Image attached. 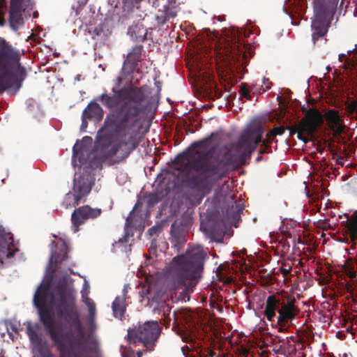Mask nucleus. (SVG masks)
I'll list each match as a JSON object with an SVG mask.
<instances>
[{"label": "nucleus", "mask_w": 357, "mask_h": 357, "mask_svg": "<svg viewBox=\"0 0 357 357\" xmlns=\"http://www.w3.org/2000/svg\"><path fill=\"white\" fill-rule=\"evenodd\" d=\"M344 225L345 233L349 235L352 241L357 240V211L347 218Z\"/></svg>", "instance_id": "412c9836"}, {"label": "nucleus", "mask_w": 357, "mask_h": 357, "mask_svg": "<svg viewBox=\"0 0 357 357\" xmlns=\"http://www.w3.org/2000/svg\"><path fill=\"white\" fill-rule=\"evenodd\" d=\"M170 234V241L174 246H180L184 242L183 233L180 231L179 227H176L174 223L171 226Z\"/></svg>", "instance_id": "5701e85b"}, {"label": "nucleus", "mask_w": 357, "mask_h": 357, "mask_svg": "<svg viewBox=\"0 0 357 357\" xmlns=\"http://www.w3.org/2000/svg\"><path fill=\"white\" fill-rule=\"evenodd\" d=\"M96 307H93L92 309L91 308H89L88 309V311H89V319H93L94 317H95V315H96Z\"/></svg>", "instance_id": "37998d69"}, {"label": "nucleus", "mask_w": 357, "mask_h": 357, "mask_svg": "<svg viewBox=\"0 0 357 357\" xmlns=\"http://www.w3.org/2000/svg\"><path fill=\"white\" fill-rule=\"evenodd\" d=\"M81 294H82V298L83 299V295H84V296H88L89 291H88L87 290H84V289H83V290L81 291Z\"/></svg>", "instance_id": "5fc2aeb1"}, {"label": "nucleus", "mask_w": 357, "mask_h": 357, "mask_svg": "<svg viewBox=\"0 0 357 357\" xmlns=\"http://www.w3.org/2000/svg\"><path fill=\"white\" fill-rule=\"evenodd\" d=\"M5 24V19L0 15V26H2Z\"/></svg>", "instance_id": "864d4df0"}, {"label": "nucleus", "mask_w": 357, "mask_h": 357, "mask_svg": "<svg viewBox=\"0 0 357 357\" xmlns=\"http://www.w3.org/2000/svg\"><path fill=\"white\" fill-rule=\"evenodd\" d=\"M126 1L132 4H137V3H139L140 2H142L143 0H126Z\"/></svg>", "instance_id": "09e8293b"}, {"label": "nucleus", "mask_w": 357, "mask_h": 357, "mask_svg": "<svg viewBox=\"0 0 357 357\" xmlns=\"http://www.w3.org/2000/svg\"><path fill=\"white\" fill-rule=\"evenodd\" d=\"M178 0H167V3L164 5L165 7H168V8H174V10L178 13L179 10V3L177 2Z\"/></svg>", "instance_id": "72a5a7b5"}, {"label": "nucleus", "mask_w": 357, "mask_h": 357, "mask_svg": "<svg viewBox=\"0 0 357 357\" xmlns=\"http://www.w3.org/2000/svg\"><path fill=\"white\" fill-rule=\"evenodd\" d=\"M162 230V228L160 226H153L149 229L148 233L149 235L153 236L155 234H157L158 233L160 232Z\"/></svg>", "instance_id": "58836bf2"}, {"label": "nucleus", "mask_w": 357, "mask_h": 357, "mask_svg": "<svg viewBox=\"0 0 357 357\" xmlns=\"http://www.w3.org/2000/svg\"><path fill=\"white\" fill-rule=\"evenodd\" d=\"M112 311L114 317L122 319L126 311V294L117 296L112 303Z\"/></svg>", "instance_id": "6ab92c4d"}, {"label": "nucleus", "mask_w": 357, "mask_h": 357, "mask_svg": "<svg viewBox=\"0 0 357 357\" xmlns=\"http://www.w3.org/2000/svg\"><path fill=\"white\" fill-rule=\"evenodd\" d=\"M356 287L357 282L356 280H353L351 282L346 284V290L350 294L351 296H354L355 294H357Z\"/></svg>", "instance_id": "c756f323"}, {"label": "nucleus", "mask_w": 357, "mask_h": 357, "mask_svg": "<svg viewBox=\"0 0 357 357\" xmlns=\"http://www.w3.org/2000/svg\"><path fill=\"white\" fill-rule=\"evenodd\" d=\"M172 307L169 304L165 303H162L159 304L158 311L159 314H162L164 317V319L166 324H169L170 321L174 319V321L176 319V312H174L172 314L171 312Z\"/></svg>", "instance_id": "393cba45"}, {"label": "nucleus", "mask_w": 357, "mask_h": 357, "mask_svg": "<svg viewBox=\"0 0 357 357\" xmlns=\"http://www.w3.org/2000/svg\"><path fill=\"white\" fill-rule=\"evenodd\" d=\"M24 0H10V10H24L23 3Z\"/></svg>", "instance_id": "7c9ffc66"}, {"label": "nucleus", "mask_w": 357, "mask_h": 357, "mask_svg": "<svg viewBox=\"0 0 357 357\" xmlns=\"http://www.w3.org/2000/svg\"><path fill=\"white\" fill-rule=\"evenodd\" d=\"M133 213V211H132L130 213V215H128V217L126 218V225H129V224H131L132 223V214Z\"/></svg>", "instance_id": "de8ad7c7"}, {"label": "nucleus", "mask_w": 357, "mask_h": 357, "mask_svg": "<svg viewBox=\"0 0 357 357\" xmlns=\"http://www.w3.org/2000/svg\"><path fill=\"white\" fill-rule=\"evenodd\" d=\"M89 119L87 117H84V116L82 115V124H81V127H80V129L82 131H85L86 128H87L88 126V120Z\"/></svg>", "instance_id": "a19ab883"}, {"label": "nucleus", "mask_w": 357, "mask_h": 357, "mask_svg": "<svg viewBox=\"0 0 357 357\" xmlns=\"http://www.w3.org/2000/svg\"><path fill=\"white\" fill-rule=\"evenodd\" d=\"M146 33H145L144 36V40L146 38Z\"/></svg>", "instance_id": "680f3d73"}, {"label": "nucleus", "mask_w": 357, "mask_h": 357, "mask_svg": "<svg viewBox=\"0 0 357 357\" xmlns=\"http://www.w3.org/2000/svg\"><path fill=\"white\" fill-rule=\"evenodd\" d=\"M123 357H135V354L132 351L130 352H124L122 354Z\"/></svg>", "instance_id": "49530a36"}, {"label": "nucleus", "mask_w": 357, "mask_h": 357, "mask_svg": "<svg viewBox=\"0 0 357 357\" xmlns=\"http://www.w3.org/2000/svg\"><path fill=\"white\" fill-rule=\"evenodd\" d=\"M20 61V51L0 38V94L4 91L15 94L22 88L27 72Z\"/></svg>", "instance_id": "20e7f679"}, {"label": "nucleus", "mask_w": 357, "mask_h": 357, "mask_svg": "<svg viewBox=\"0 0 357 357\" xmlns=\"http://www.w3.org/2000/svg\"><path fill=\"white\" fill-rule=\"evenodd\" d=\"M355 264L357 265V258H355L354 259L350 258L347 259L343 265V270L344 273L351 279H354L356 276Z\"/></svg>", "instance_id": "a878e982"}, {"label": "nucleus", "mask_w": 357, "mask_h": 357, "mask_svg": "<svg viewBox=\"0 0 357 357\" xmlns=\"http://www.w3.org/2000/svg\"><path fill=\"white\" fill-rule=\"evenodd\" d=\"M161 332L158 321H147L138 327L128 331L130 344H142L148 349H152Z\"/></svg>", "instance_id": "6e6552de"}, {"label": "nucleus", "mask_w": 357, "mask_h": 357, "mask_svg": "<svg viewBox=\"0 0 357 357\" xmlns=\"http://www.w3.org/2000/svg\"><path fill=\"white\" fill-rule=\"evenodd\" d=\"M176 16L177 12H176L174 8H168V7L163 6L162 9L158 10L155 19L158 26H162L169 22L171 19H174Z\"/></svg>", "instance_id": "f3484780"}, {"label": "nucleus", "mask_w": 357, "mask_h": 357, "mask_svg": "<svg viewBox=\"0 0 357 357\" xmlns=\"http://www.w3.org/2000/svg\"><path fill=\"white\" fill-rule=\"evenodd\" d=\"M216 136V134L215 132H212L209 136L194 142L191 144V147L193 149L196 148H204L207 149L211 142V139L213 137Z\"/></svg>", "instance_id": "bb28decb"}, {"label": "nucleus", "mask_w": 357, "mask_h": 357, "mask_svg": "<svg viewBox=\"0 0 357 357\" xmlns=\"http://www.w3.org/2000/svg\"><path fill=\"white\" fill-rule=\"evenodd\" d=\"M92 177L87 174H82L73 181V192H69L63 197L61 205L65 208L75 207L86 200V197L91 192L93 185Z\"/></svg>", "instance_id": "1a4fd4ad"}, {"label": "nucleus", "mask_w": 357, "mask_h": 357, "mask_svg": "<svg viewBox=\"0 0 357 357\" xmlns=\"http://www.w3.org/2000/svg\"><path fill=\"white\" fill-rule=\"evenodd\" d=\"M24 10H9V24L13 31H17L24 24L22 12Z\"/></svg>", "instance_id": "aec40b11"}, {"label": "nucleus", "mask_w": 357, "mask_h": 357, "mask_svg": "<svg viewBox=\"0 0 357 357\" xmlns=\"http://www.w3.org/2000/svg\"><path fill=\"white\" fill-rule=\"evenodd\" d=\"M260 84H263V87H261L262 91H266L271 88L272 83L270 82L269 79L263 77L261 80H260Z\"/></svg>", "instance_id": "c9c22d12"}, {"label": "nucleus", "mask_w": 357, "mask_h": 357, "mask_svg": "<svg viewBox=\"0 0 357 357\" xmlns=\"http://www.w3.org/2000/svg\"><path fill=\"white\" fill-rule=\"evenodd\" d=\"M53 307L56 316L63 321L65 326H70L77 337L82 339L85 333L77 305L76 291L68 284L66 277L60 280L55 287Z\"/></svg>", "instance_id": "39448f33"}, {"label": "nucleus", "mask_w": 357, "mask_h": 357, "mask_svg": "<svg viewBox=\"0 0 357 357\" xmlns=\"http://www.w3.org/2000/svg\"><path fill=\"white\" fill-rule=\"evenodd\" d=\"M231 281H232V278H227V279L225 280V282H227V283H230V282H231Z\"/></svg>", "instance_id": "13d9d810"}, {"label": "nucleus", "mask_w": 357, "mask_h": 357, "mask_svg": "<svg viewBox=\"0 0 357 357\" xmlns=\"http://www.w3.org/2000/svg\"><path fill=\"white\" fill-rule=\"evenodd\" d=\"M342 161H343V158L342 157H340L339 158L337 159V162L338 164H341L342 165Z\"/></svg>", "instance_id": "6e6d98bb"}, {"label": "nucleus", "mask_w": 357, "mask_h": 357, "mask_svg": "<svg viewBox=\"0 0 357 357\" xmlns=\"http://www.w3.org/2000/svg\"><path fill=\"white\" fill-rule=\"evenodd\" d=\"M153 242H152V244H151V245L150 249H152V248H153Z\"/></svg>", "instance_id": "052dcab7"}, {"label": "nucleus", "mask_w": 357, "mask_h": 357, "mask_svg": "<svg viewBox=\"0 0 357 357\" xmlns=\"http://www.w3.org/2000/svg\"><path fill=\"white\" fill-rule=\"evenodd\" d=\"M156 2H158V0H155V1H153V6H155V5Z\"/></svg>", "instance_id": "bf43d9fd"}, {"label": "nucleus", "mask_w": 357, "mask_h": 357, "mask_svg": "<svg viewBox=\"0 0 357 357\" xmlns=\"http://www.w3.org/2000/svg\"><path fill=\"white\" fill-rule=\"evenodd\" d=\"M264 133L261 123H255L241 134L236 142L225 146L215 155H212L214 149L179 153L172 161L174 170L178 172V180L195 192L196 204H199L214 185L227 176L231 167L242 165L250 158L260 143L269 149L273 141L278 142L271 131L263 139Z\"/></svg>", "instance_id": "f257e3e1"}, {"label": "nucleus", "mask_w": 357, "mask_h": 357, "mask_svg": "<svg viewBox=\"0 0 357 357\" xmlns=\"http://www.w3.org/2000/svg\"><path fill=\"white\" fill-rule=\"evenodd\" d=\"M207 355L209 357H215V353L213 351H212V350H208Z\"/></svg>", "instance_id": "8fccbe9b"}, {"label": "nucleus", "mask_w": 357, "mask_h": 357, "mask_svg": "<svg viewBox=\"0 0 357 357\" xmlns=\"http://www.w3.org/2000/svg\"><path fill=\"white\" fill-rule=\"evenodd\" d=\"M299 310L295 305V301L289 297L271 295L265 303L264 316L272 321L278 313L277 323L280 326L279 331L283 332L289 322L295 319Z\"/></svg>", "instance_id": "423d86ee"}, {"label": "nucleus", "mask_w": 357, "mask_h": 357, "mask_svg": "<svg viewBox=\"0 0 357 357\" xmlns=\"http://www.w3.org/2000/svg\"><path fill=\"white\" fill-rule=\"evenodd\" d=\"M357 108V102H352L349 106H348V111L350 113H353L355 112V110Z\"/></svg>", "instance_id": "79ce46f5"}, {"label": "nucleus", "mask_w": 357, "mask_h": 357, "mask_svg": "<svg viewBox=\"0 0 357 357\" xmlns=\"http://www.w3.org/2000/svg\"><path fill=\"white\" fill-rule=\"evenodd\" d=\"M142 50L143 46L137 45L127 54L126 59L123 62V69L126 70L128 73H133L137 68Z\"/></svg>", "instance_id": "4468645a"}, {"label": "nucleus", "mask_w": 357, "mask_h": 357, "mask_svg": "<svg viewBox=\"0 0 357 357\" xmlns=\"http://www.w3.org/2000/svg\"><path fill=\"white\" fill-rule=\"evenodd\" d=\"M85 138L91 139V137H86Z\"/></svg>", "instance_id": "e2e57ef3"}, {"label": "nucleus", "mask_w": 357, "mask_h": 357, "mask_svg": "<svg viewBox=\"0 0 357 357\" xmlns=\"http://www.w3.org/2000/svg\"><path fill=\"white\" fill-rule=\"evenodd\" d=\"M197 347H190V345H186V346H184L182 347V351L185 354V351H192L194 349H196Z\"/></svg>", "instance_id": "a18cd8bd"}, {"label": "nucleus", "mask_w": 357, "mask_h": 357, "mask_svg": "<svg viewBox=\"0 0 357 357\" xmlns=\"http://www.w3.org/2000/svg\"><path fill=\"white\" fill-rule=\"evenodd\" d=\"M26 334L30 342L33 344V349L39 354L40 357H54L50 349L44 347L41 337L29 321L26 325Z\"/></svg>", "instance_id": "f8f14e48"}, {"label": "nucleus", "mask_w": 357, "mask_h": 357, "mask_svg": "<svg viewBox=\"0 0 357 357\" xmlns=\"http://www.w3.org/2000/svg\"><path fill=\"white\" fill-rule=\"evenodd\" d=\"M210 237L212 240L213 241H219V240L215 237V234H213V231H211L210 233Z\"/></svg>", "instance_id": "3c124183"}, {"label": "nucleus", "mask_w": 357, "mask_h": 357, "mask_svg": "<svg viewBox=\"0 0 357 357\" xmlns=\"http://www.w3.org/2000/svg\"><path fill=\"white\" fill-rule=\"evenodd\" d=\"M102 213V210L98 208H91L85 205L75 208L71 215L72 229L74 233L79 230V227L88 220L95 219Z\"/></svg>", "instance_id": "9b49d317"}, {"label": "nucleus", "mask_w": 357, "mask_h": 357, "mask_svg": "<svg viewBox=\"0 0 357 357\" xmlns=\"http://www.w3.org/2000/svg\"><path fill=\"white\" fill-rule=\"evenodd\" d=\"M250 87L253 93H262L264 92L261 90V87H263V84H260V81L256 82L254 84H252V86Z\"/></svg>", "instance_id": "f704fd0d"}, {"label": "nucleus", "mask_w": 357, "mask_h": 357, "mask_svg": "<svg viewBox=\"0 0 357 357\" xmlns=\"http://www.w3.org/2000/svg\"><path fill=\"white\" fill-rule=\"evenodd\" d=\"M275 348L278 349L280 344H284L285 342H289V337H282L281 336L275 335L273 339Z\"/></svg>", "instance_id": "473e14b6"}, {"label": "nucleus", "mask_w": 357, "mask_h": 357, "mask_svg": "<svg viewBox=\"0 0 357 357\" xmlns=\"http://www.w3.org/2000/svg\"><path fill=\"white\" fill-rule=\"evenodd\" d=\"M206 252L200 246L188 249L185 255L174 257L168 268L169 288L192 291L202 278Z\"/></svg>", "instance_id": "7ed1b4c3"}, {"label": "nucleus", "mask_w": 357, "mask_h": 357, "mask_svg": "<svg viewBox=\"0 0 357 357\" xmlns=\"http://www.w3.org/2000/svg\"><path fill=\"white\" fill-rule=\"evenodd\" d=\"M285 130H286L285 127L280 126L273 127L270 131H271V134L272 135L275 136V137L277 135H283L285 132Z\"/></svg>", "instance_id": "2f4dec72"}, {"label": "nucleus", "mask_w": 357, "mask_h": 357, "mask_svg": "<svg viewBox=\"0 0 357 357\" xmlns=\"http://www.w3.org/2000/svg\"><path fill=\"white\" fill-rule=\"evenodd\" d=\"M61 252L62 254H56V252H52L51 255L50 260H54L55 262H59L65 260L67 258V245L65 242H63L61 245Z\"/></svg>", "instance_id": "cd10ccee"}, {"label": "nucleus", "mask_w": 357, "mask_h": 357, "mask_svg": "<svg viewBox=\"0 0 357 357\" xmlns=\"http://www.w3.org/2000/svg\"><path fill=\"white\" fill-rule=\"evenodd\" d=\"M250 87L247 83H242L240 86L239 93L241 97L246 98L247 99H250Z\"/></svg>", "instance_id": "c85d7f7f"}, {"label": "nucleus", "mask_w": 357, "mask_h": 357, "mask_svg": "<svg viewBox=\"0 0 357 357\" xmlns=\"http://www.w3.org/2000/svg\"><path fill=\"white\" fill-rule=\"evenodd\" d=\"M303 133L304 132H299L297 135V138L302 142H303L305 144H307L309 142V137L310 136H304ZM313 136H310V137H312Z\"/></svg>", "instance_id": "ea45409f"}, {"label": "nucleus", "mask_w": 357, "mask_h": 357, "mask_svg": "<svg viewBox=\"0 0 357 357\" xmlns=\"http://www.w3.org/2000/svg\"><path fill=\"white\" fill-rule=\"evenodd\" d=\"M289 342H285L284 344H280L275 352L279 354H295L296 353V346L294 344V338L293 336L288 337Z\"/></svg>", "instance_id": "b1692460"}, {"label": "nucleus", "mask_w": 357, "mask_h": 357, "mask_svg": "<svg viewBox=\"0 0 357 357\" xmlns=\"http://www.w3.org/2000/svg\"><path fill=\"white\" fill-rule=\"evenodd\" d=\"M82 301L87 306L88 309L89 308H91L92 309L93 307H96V304L93 302V301L91 298L87 296H84L83 295V300H82Z\"/></svg>", "instance_id": "e433bc0d"}, {"label": "nucleus", "mask_w": 357, "mask_h": 357, "mask_svg": "<svg viewBox=\"0 0 357 357\" xmlns=\"http://www.w3.org/2000/svg\"><path fill=\"white\" fill-rule=\"evenodd\" d=\"M324 118L335 136L340 135L343 132L344 125L340 116V114L337 110L328 109L325 113Z\"/></svg>", "instance_id": "ddd939ff"}, {"label": "nucleus", "mask_w": 357, "mask_h": 357, "mask_svg": "<svg viewBox=\"0 0 357 357\" xmlns=\"http://www.w3.org/2000/svg\"><path fill=\"white\" fill-rule=\"evenodd\" d=\"M82 114L89 120L94 119L99 121L102 119L104 112L99 104L94 101H91L84 109Z\"/></svg>", "instance_id": "a211bd4d"}, {"label": "nucleus", "mask_w": 357, "mask_h": 357, "mask_svg": "<svg viewBox=\"0 0 357 357\" xmlns=\"http://www.w3.org/2000/svg\"><path fill=\"white\" fill-rule=\"evenodd\" d=\"M302 112L305 114L303 118L296 124L286 127L292 136L299 132H304L308 136H314L318 128L323 123V115L315 107L309 109L303 106Z\"/></svg>", "instance_id": "9d476101"}, {"label": "nucleus", "mask_w": 357, "mask_h": 357, "mask_svg": "<svg viewBox=\"0 0 357 357\" xmlns=\"http://www.w3.org/2000/svg\"><path fill=\"white\" fill-rule=\"evenodd\" d=\"M102 93L97 100L112 109L104 121L105 130L97 137L96 147L101 161L109 166L124 162L139 145L142 114L148 108L147 86H124Z\"/></svg>", "instance_id": "f03ea898"}, {"label": "nucleus", "mask_w": 357, "mask_h": 357, "mask_svg": "<svg viewBox=\"0 0 357 357\" xmlns=\"http://www.w3.org/2000/svg\"><path fill=\"white\" fill-rule=\"evenodd\" d=\"M339 0H317L314 2V19L312 22L314 44L328 33Z\"/></svg>", "instance_id": "0eeeda50"}, {"label": "nucleus", "mask_w": 357, "mask_h": 357, "mask_svg": "<svg viewBox=\"0 0 357 357\" xmlns=\"http://www.w3.org/2000/svg\"><path fill=\"white\" fill-rule=\"evenodd\" d=\"M267 149H266V148H265V146H263L261 145V149H260V151H259V153L263 154V153H266V152H267V151H266V150H267Z\"/></svg>", "instance_id": "603ef678"}, {"label": "nucleus", "mask_w": 357, "mask_h": 357, "mask_svg": "<svg viewBox=\"0 0 357 357\" xmlns=\"http://www.w3.org/2000/svg\"><path fill=\"white\" fill-rule=\"evenodd\" d=\"M233 42L229 44V47H227L225 50V56L227 59H234L235 56H242L243 57H245V52L244 45H241L240 43V40L238 38H234L233 39Z\"/></svg>", "instance_id": "dca6fc26"}, {"label": "nucleus", "mask_w": 357, "mask_h": 357, "mask_svg": "<svg viewBox=\"0 0 357 357\" xmlns=\"http://www.w3.org/2000/svg\"><path fill=\"white\" fill-rule=\"evenodd\" d=\"M137 357H142L143 352L142 351H137Z\"/></svg>", "instance_id": "4d7b16f0"}, {"label": "nucleus", "mask_w": 357, "mask_h": 357, "mask_svg": "<svg viewBox=\"0 0 357 357\" xmlns=\"http://www.w3.org/2000/svg\"><path fill=\"white\" fill-rule=\"evenodd\" d=\"M183 342L190 344L192 347L199 348V343L197 342L198 337L197 333L194 331H185L180 334Z\"/></svg>", "instance_id": "4be33fe9"}, {"label": "nucleus", "mask_w": 357, "mask_h": 357, "mask_svg": "<svg viewBox=\"0 0 357 357\" xmlns=\"http://www.w3.org/2000/svg\"><path fill=\"white\" fill-rule=\"evenodd\" d=\"M102 28L100 27V26H96L94 28V29L93 30V33L96 36H100L101 33H102Z\"/></svg>", "instance_id": "c03bdc74"}, {"label": "nucleus", "mask_w": 357, "mask_h": 357, "mask_svg": "<svg viewBox=\"0 0 357 357\" xmlns=\"http://www.w3.org/2000/svg\"><path fill=\"white\" fill-rule=\"evenodd\" d=\"M339 61L342 63V68L345 70H352L357 66V45L352 50H348L347 53L340 54Z\"/></svg>", "instance_id": "2eb2a0df"}, {"label": "nucleus", "mask_w": 357, "mask_h": 357, "mask_svg": "<svg viewBox=\"0 0 357 357\" xmlns=\"http://www.w3.org/2000/svg\"><path fill=\"white\" fill-rule=\"evenodd\" d=\"M82 144L77 142L73 148V156H77L80 152H82Z\"/></svg>", "instance_id": "4c0bfd02"}]
</instances>
